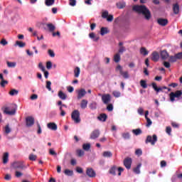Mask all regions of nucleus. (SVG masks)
Returning a JSON list of instances; mask_svg holds the SVG:
<instances>
[{
	"label": "nucleus",
	"instance_id": "1",
	"mask_svg": "<svg viewBox=\"0 0 182 182\" xmlns=\"http://www.w3.org/2000/svg\"><path fill=\"white\" fill-rule=\"evenodd\" d=\"M132 11H134V12H136L139 15H143L146 21H150L151 19V12L145 5L133 6Z\"/></svg>",
	"mask_w": 182,
	"mask_h": 182
},
{
	"label": "nucleus",
	"instance_id": "2",
	"mask_svg": "<svg viewBox=\"0 0 182 182\" xmlns=\"http://www.w3.org/2000/svg\"><path fill=\"white\" fill-rule=\"evenodd\" d=\"M3 110V113L4 114H8L9 116H14L16 113V108H15V105H11L9 107H4L1 108Z\"/></svg>",
	"mask_w": 182,
	"mask_h": 182
},
{
	"label": "nucleus",
	"instance_id": "3",
	"mask_svg": "<svg viewBox=\"0 0 182 182\" xmlns=\"http://www.w3.org/2000/svg\"><path fill=\"white\" fill-rule=\"evenodd\" d=\"M71 119L76 124L80 123L81 122L80 119V112L77 109H75L71 113Z\"/></svg>",
	"mask_w": 182,
	"mask_h": 182
},
{
	"label": "nucleus",
	"instance_id": "4",
	"mask_svg": "<svg viewBox=\"0 0 182 182\" xmlns=\"http://www.w3.org/2000/svg\"><path fill=\"white\" fill-rule=\"evenodd\" d=\"M181 95H182V91L181 90H177L175 92H171L169 94V97H170L171 102H175L176 98V99H180V97H181Z\"/></svg>",
	"mask_w": 182,
	"mask_h": 182
},
{
	"label": "nucleus",
	"instance_id": "5",
	"mask_svg": "<svg viewBox=\"0 0 182 182\" xmlns=\"http://www.w3.org/2000/svg\"><path fill=\"white\" fill-rule=\"evenodd\" d=\"M115 70L117 72H119V75L122 76L124 79H129L130 77V75H129L128 71H123V68L122 65H118L115 69Z\"/></svg>",
	"mask_w": 182,
	"mask_h": 182
},
{
	"label": "nucleus",
	"instance_id": "6",
	"mask_svg": "<svg viewBox=\"0 0 182 182\" xmlns=\"http://www.w3.org/2000/svg\"><path fill=\"white\" fill-rule=\"evenodd\" d=\"M157 142V135L154 134L152 136L150 135H148L146 136V139L145 140L146 144H149L150 143L151 146H154L156 143Z\"/></svg>",
	"mask_w": 182,
	"mask_h": 182
},
{
	"label": "nucleus",
	"instance_id": "7",
	"mask_svg": "<svg viewBox=\"0 0 182 182\" xmlns=\"http://www.w3.org/2000/svg\"><path fill=\"white\" fill-rule=\"evenodd\" d=\"M12 167L14 170H23V168H25V164L23 161H18L13 163Z\"/></svg>",
	"mask_w": 182,
	"mask_h": 182
},
{
	"label": "nucleus",
	"instance_id": "8",
	"mask_svg": "<svg viewBox=\"0 0 182 182\" xmlns=\"http://www.w3.org/2000/svg\"><path fill=\"white\" fill-rule=\"evenodd\" d=\"M40 25L41 26H45L46 25L50 32H54V31L56 29V26H55V25H53V23H40Z\"/></svg>",
	"mask_w": 182,
	"mask_h": 182
},
{
	"label": "nucleus",
	"instance_id": "9",
	"mask_svg": "<svg viewBox=\"0 0 182 182\" xmlns=\"http://www.w3.org/2000/svg\"><path fill=\"white\" fill-rule=\"evenodd\" d=\"M132 158L127 157L124 159V166L127 168V170H130L132 168Z\"/></svg>",
	"mask_w": 182,
	"mask_h": 182
},
{
	"label": "nucleus",
	"instance_id": "10",
	"mask_svg": "<svg viewBox=\"0 0 182 182\" xmlns=\"http://www.w3.org/2000/svg\"><path fill=\"white\" fill-rule=\"evenodd\" d=\"M26 124L27 127H32L35 124V119L32 117H27L26 119Z\"/></svg>",
	"mask_w": 182,
	"mask_h": 182
},
{
	"label": "nucleus",
	"instance_id": "11",
	"mask_svg": "<svg viewBox=\"0 0 182 182\" xmlns=\"http://www.w3.org/2000/svg\"><path fill=\"white\" fill-rule=\"evenodd\" d=\"M86 174L88 176V177H90L91 178H93L96 177V171L93 170L92 168H87L86 171Z\"/></svg>",
	"mask_w": 182,
	"mask_h": 182
},
{
	"label": "nucleus",
	"instance_id": "12",
	"mask_svg": "<svg viewBox=\"0 0 182 182\" xmlns=\"http://www.w3.org/2000/svg\"><path fill=\"white\" fill-rule=\"evenodd\" d=\"M157 23H159L160 26H166V25H168V20L167 18H159L157 19Z\"/></svg>",
	"mask_w": 182,
	"mask_h": 182
},
{
	"label": "nucleus",
	"instance_id": "13",
	"mask_svg": "<svg viewBox=\"0 0 182 182\" xmlns=\"http://www.w3.org/2000/svg\"><path fill=\"white\" fill-rule=\"evenodd\" d=\"M151 59L153 60V62H159L160 59V54H159L157 51H154L151 53Z\"/></svg>",
	"mask_w": 182,
	"mask_h": 182
},
{
	"label": "nucleus",
	"instance_id": "14",
	"mask_svg": "<svg viewBox=\"0 0 182 182\" xmlns=\"http://www.w3.org/2000/svg\"><path fill=\"white\" fill-rule=\"evenodd\" d=\"M102 100L105 105H109L111 100L110 95L106 94L102 96Z\"/></svg>",
	"mask_w": 182,
	"mask_h": 182
},
{
	"label": "nucleus",
	"instance_id": "15",
	"mask_svg": "<svg viewBox=\"0 0 182 182\" xmlns=\"http://www.w3.org/2000/svg\"><path fill=\"white\" fill-rule=\"evenodd\" d=\"M173 12L175 15L180 14V5H178V3L173 4Z\"/></svg>",
	"mask_w": 182,
	"mask_h": 182
},
{
	"label": "nucleus",
	"instance_id": "16",
	"mask_svg": "<svg viewBox=\"0 0 182 182\" xmlns=\"http://www.w3.org/2000/svg\"><path fill=\"white\" fill-rule=\"evenodd\" d=\"M161 58L162 60H167V58H168L169 55L166 50H163L160 53Z\"/></svg>",
	"mask_w": 182,
	"mask_h": 182
},
{
	"label": "nucleus",
	"instance_id": "17",
	"mask_svg": "<svg viewBox=\"0 0 182 182\" xmlns=\"http://www.w3.org/2000/svg\"><path fill=\"white\" fill-rule=\"evenodd\" d=\"M47 127L50 129V130H58V125L55 122H50L47 124Z\"/></svg>",
	"mask_w": 182,
	"mask_h": 182
},
{
	"label": "nucleus",
	"instance_id": "18",
	"mask_svg": "<svg viewBox=\"0 0 182 182\" xmlns=\"http://www.w3.org/2000/svg\"><path fill=\"white\" fill-rule=\"evenodd\" d=\"M99 136H100V132H99V130L96 129L91 133L90 139H97Z\"/></svg>",
	"mask_w": 182,
	"mask_h": 182
},
{
	"label": "nucleus",
	"instance_id": "19",
	"mask_svg": "<svg viewBox=\"0 0 182 182\" xmlns=\"http://www.w3.org/2000/svg\"><path fill=\"white\" fill-rule=\"evenodd\" d=\"M86 95V90L85 89H81L78 91L77 93V99L80 100L82 97H84V96Z\"/></svg>",
	"mask_w": 182,
	"mask_h": 182
},
{
	"label": "nucleus",
	"instance_id": "20",
	"mask_svg": "<svg viewBox=\"0 0 182 182\" xmlns=\"http://www.w3.org/2000/svg\"><path fill=\"white\" fill-rule=\"evenodd\" d=\"M9 161V153L5 152L3 155V164H6Z\"/></svg>",
	"mask_w": 182,
	"mask_h": 182
},
{
	"label": "nucleus",
	"instance_id": "21",
	"mask_svg": "<svg viewBox=\"0 0 182 182\" xmlns=\"http://www.w3.org/2000/svg\"><path fill=\"white\" fill-rule=\"evenodd\" d=\"M151 85L155 92H156V93H159V92H163V88L158 87L157 84H156V82H152Z\"/></svg>",
	"mask_w": 182,
	"mask_h": 182
},
{
	"label": "nucleus",
	"instance_id": "22",
	"mask_svg": "<svg viewBox=\"0 0 182 182\" xmlns=\"http://www.w3.org/2000/svg\"><path fill=\"white\" fill-rule=\"evenodd\" d=\"M58 97H60V99H61V100H66V99H68V95L66 94H65V92H63L62 91H59L58 92Z\"/></svg>",
	"mask_w": 182,
	"mask_h": 182
},
{
	"label": "nucleus",
	"instance_id": "23",
	"mask_svg": "<svg viewBox=\"0 0 182 182\" xmlns=\"http://www.w3.org/2000/svg\"><path fill=\"white\" fill-rule=\"evenodd\" d=\"M102 156L105 158L109 159L110 157H113V154L110 151H105L102 153Z\"/></svg>",
	"mask_w": 182,
	"mask_h": 182
},
{
	"label": "nucleus",
	"instance_id": "24",
	"mask_svg": "<svg viewBox=\"0 0 182 182\" xmlns=\"http://www.w3.org/2000/svg\"><path fill=\"white\" fill-rule=\"evenodd\" d=\"M98 119H100L101 122H106L107 120V114H101L97 117Z\"/></svg>",
	"mask_w": 182,
	"mask_h": 182
},
{
	"label": "nucleus",
	"instance_id": "25",
	"mask_svg": "<svg viewBox=\"0 0 182 182\" xmlns=\"http://www.w3.org/2000/svg\"><path fill=\"white\" fill-rule=\"evenodd\" d=\"M117 171V167L116 166H112L109 171V174L112 176H116V171Z\"/></svg>",
	"mask_w": 182,
	"mask_h": 182
},
{
	"label": "nucleus",
	"instance_id": "26",
	"mask_svg": "<svg viewBox=\"0 0 182 182\" xmlns=\"http://www.w3.org/2000/svg\"><path fill=\"white\" fill-rule=\"evenodd\" d=\"M107 33H109V30L107 29V27H102L100 29V35L102 36H105V35H107Z\"/></svg>",
	"mask_w": 182,
	"mask_h": 182
},
{
	"label": "nucleus",
	"instance_id": "27",
	"mask_svg": "<svg viewBox=\"0 0 182 182\" xmlns=\"http://www.w3.org/2000/svg\"><path fill=\"white\" fill-rule=\"evenodd\" d=\"M121 59L122 58H121L120 54L119 53H117L114 55V62H115V63H119V62H120Z\"/></svg>",
	"mask_w": 182,
	"mask_h": 182
},
{
	"label": "nucleus",
	"instance_id": "28",
	"mask_svg": "<svg viewBox=\"0 0 182 182\" xmlns=\"http://www.w3.org/2000/svg\"><path fill=\"white\" fill-rule=\"evenodd\" d=\"M80 75V68L79 67H76L74 69V76L75 77H79Z\"/></svg>",
	"mask_w": 182,
	"mask_h": 182
},
{
	"label": "nucleus",
	"instance_id": "29",
	"mask_svg": "<svg viewBox=\"0 0 182 182\" xmlns=\"http://www.w3.org/2000/svg\"><path fill=\"white\" fill-rule=\"evenodd\" d=\"M89 107L91 110H96V109H97V103L96 102H92L90 104Z\"/></svg>",
	"mask_w": 182,
	"mask_h": 182
},
{
	"label": "nucleus",
	"instance_id": "30",
	"mask_svg": "<svg viewBox=\"0 0 182 182\" xmlns=\"http://www.w3.org/2000/svg\"><path fill=\"white\" fill-rule=\"evenodd\" d=\"M87 100H82L81 101V103H80V107L81 109H86V107H87Z\"/></svg>",
	"mask_w": 182,
	"mask_h": 182
},
{
	"label": "nucleus",
	"instance_id": "31",
	"mask_svg": "<svg viewBox=\"0 0 182 182\" xmlns=\"http://www.w3.org/2000/svg\"><path fill=\"white\" fill-rule=\"evenodd\" d=\"M89 36L91 39H93L94 42H97V41H99V37L96 36V34H95V33H90L89 34Z\"/></svg>",
	"mask_w": 182,
	"mask_h": 182
},
{
	"label": "nucleus",
	"instance_id": "32",
	"mask_svg": "<svg viewBox=\"0 0 182 182\" xmlns=\"http://www.w3.org/2000/svg\"><path fill=\"white\" fill-rule=\"evenodd\" d=\"M140 167H141V164H139L136 167L133 169L134 173L136 174H140Z\"/></svg>",
	"mask_w": 182,
	"mask_h": 182
},
{
	"label": "nucleus",
	"instance_id": "33",
	"mask_svg": "<svg viewBox=\"0 0 182 182\" xmlns=\"http://www.w3.org/2000/svg\"><path fill=\"white\" fill-rule=\"evenodd\" d=\"M132 133H134V134H135V136H139V135L141 134V133H143V132L141 131V129L138 128L136 129H133Z\"/></svg>",
	"mask_w": 182,
	"mask_h": 182
},
{
	"label": "nucleus",
	"instance_id": "34",
	"mask_svg": "<svg viewBox=\"0 0 182 182\" xmlns=\"http://www.w3.org/2000/svg\"><path fill=\"white\" fill-rule=\"evenodd\" d=\"M45 4L46 6H52L55 4V0H46Z\"/></svg>",
	"mask_w": 182,
	"mask_h": 182
},
{
	"label": "nucleus",
	"instance_id": "35",
	"mask_svg": "<svg viewBox=\"0 0 182 182\" xmlns=\"http://www.w3.org/2000/svg\"><path fill=\"white\" fill-rule=\"evenodd\" d=\"M125 6H126V3H124V2L117 3V7L119 9H123V8H124Z\"/></svg>",
	"mask_w": 182,
	"mask_h": 182
},
{
	"label": "nucleus",
	"instance_id": "36",
	"mask_svg": "<svg viewBox=\"0 0 182 182\" xmlns=\"http://www.w3.org/2000/svg\"><path fill=\"white\" fill-rule=\"evenodd\" d=\"M140 53H141V55H144V56H146V55H149V51H147L146 48L142 47L140 49Z\"/></svg>",
	"mask_w": 182,
	"mask_h": 182
},
{
	"label": "nucleus",
	"instance_id": "37",
	"mask_svg": "<svg viewBox=\"0 0 182 182\" xmlns=\"http://www.w3.org/2000/svg\"><path fill=\"white\" fill-rule=\"evenodd\" d=\"M82 149L85 151H89V150H90V144H84L82 145Z\"/></svg>",
	"mask_w": 182,
	"mask_h": 182
},
{
	"label": "nucleus",
	"instance_id": "38",
	"mask_svg": "<svg viewBox=\"0 0 182 182\" xmlns=\"http://www.w3.org/2000/svg\"><path fill=\"white\" fill-rule=\"evenodd\" d=\"M10 96H15L16 95H18V93H19V91H18L17 90L15 89H12L11 90V91L9 92Z\"/></svg>",
	"mask_w": 182,
	"mask_h": 182
},
{
	"label": "nucleus",
	"instance_id": "39",
	"mask_svg": "<svg viewBox=\"0 0 182 182\" xmlns=\"http://www.w3.org/2000/svg\"><path fill=\"white\" fill-rule=\"evenodd\" d=\"M140 85L143 89H147V82L144 80L140 81Z\"/></svg>",
	"mask_w": 182,
	"mask_h": 182
},
{
	"label": "nucleus",
	"instance_id": "40",
	"mask_svg": "<svg viewBox=\"0 0 182 182\" xmlns=\"http://www.w3.org/2000/svg\"><path fill=\"white\" fill-rule=\"evenodd\" d=\"M77 154L78 156V157H82V156H85V151L82 150V149H77L76 151Z\"/></svg>",
	"mask_w": 182,
	"mask_h": 182
},
{
	"label": "nucleus",
	"instance_id": "41",
	"mask_svg": "<svg viewBox=\"0 0 182 182\" xmlns=\"http://www.w3.org/2000/svg\"><path fill=\"white\" fill-rule=\"evenodd\" d=\"M4 132H5L6 134H9V133H11V132H12V130L9 127V124L6 125V127L4 128Z\"/></svg>",
	"mask_w": 182,
	"mask_h": 182
},
{
	"label": "nucleus",
	"instance_id": "42",
	"mask_svg": "<svg viewBox=\"0 0 182 182\" xmlns=\"http://www.w3.org/2000/svg\"><path fill=\"white\" fill-rule=\"evenodd\" d=\"M6 63H7L8 68H15V66H16V63L15 62L12 63V62L7 61Z\"/></svg>",
	"mask_w": 182,
	"mask_h": 182
},
{
	"label": "nucleus",
	"instance_id": "43",
	"mask_svg": "<svg viewBox=\"0 0 182 182\" xmlns=\"http://www.w3.org/2000/svg\"><path fill=\"white\" fill-rule=\"evenodd\" d=\"M16 45L19 46V48H25L26 44L22 41H16Z\"/></svg>",
	"mask_w": 182,
	"mask_h": 182
},
{
	"label": "nucleus",
	"instance_id": "44",
	"mask_svg": "<svg viewBox=\"0 0 182 182\" xmlns=\"http://www.w3.org/2000/svg\"><path fill=\"white\" fill-rule=\"evenodd\" d=\"M124 52H126V47L124 46H121L119 47L118 50V53L122 55Z\"/></svg>",
	"mask_w": 182,
	"mask_h": 182
},
{
	"label": "nucleus",
	"instance_id": "45",
	"mask_svg": "<svg viewBox=\"0 0 182 182\" xmlns=\"http://www.w3.org/2000/svg\"><path fill=\"white\" fill-rule=\"evenodd\" d=\"M38 156L36 155H33V154H31L29 155L28 159L31 160V161H35L36 160Z\"/></svg>",
	"mask_w": 182,
	"mask_h": 182
},
{
	"label": "nucleus",
	"instance_id": "46",
	"mask_svg": "<svg viewBox=\"0 0 182 182\" xmlns=\"http://www.w3.org/2000/svg\"><path fill=\"white\" fill-rule=\"evenodd\" d=\"M64 173L66 176H73V171H70L69 169H65Z\"/></svg>",
	"mask_w": 182,
	"mask_h": 182
},
{
	"label": "nucleus",
	"instance_id": "47",
	"mask_svg": "<svg viewBox=\"0 0 182 182\" xmlns=\"http://www.w3.org/2000/svg\"><path fill=\"white\" fill-rule=\"evenodd\" d=\"M52 85V82L50 81H46V89L50 92L52 90V87H50Z\"/></svg>",
	"mask_w": 182,
	"mask_h": 182
},
{
	"label": "nucleus",
	"instance_id": "48",
	"mask_svg": "<svg viewBox=\"0 0 182 182\" xmlns=\"http://www.w3.org/2000/svg\"><path fill=\"white\" fill-rule=\"evenodd\" d=\"M112 95L114 97H120L122 93H120V91H113Z\"/></svg>",
	"mask_w": 182,
	"mask_h": 182
},
{
	"label": "nucleus",
	"instance_id": "49",
	"mask_svg": "<svg viewBox=\"0 0 182 182\" xmlns=\"http://www.w3.org/2000/svg\"><path fill=\"white\" fill-rule=\"evenodd\" d=\"M108 16H109V11H105L102 12V18H103L104 19H107V18Z\"/></svg>",
	"mask_w": 182,
	"mask_h": 182
},
{
	"label": "nucleus",
	"instance_id": "50",
	"mask_svg": "<svg viewBox=\"0 0 182 182\" xmlns=\"http://www.w3.org/2000/svg\"><path fill=\"white\" fill-rule=\"evenodd\" d=\"M169 62H171L172 63H174V62H177V58H176V55L175 56H173V55L170 56L169 57Z\"/></svg>",
	"mask_w": 182,
	"mask_h": 182
},
{
	"label": "nucleus",
	"instance_id": "51",
	"mask_svg": "<svg viewBox=\"0 0 182 182\" xmlns=\"http://www.w3.org/2000/svg\"><path fill=\"white\" fill-rule=\"evenodd\" d=\"M38 68L39 69H41V70H42V72H45V70H46V68H45V66H43V64L42 63H39Z\"/></svg>",
	"mask_w": 182,
	"mask_h": 182
},
{
	"label": "nucleus",
	"instance_id": "52",
	"mask_svg": "<svg viewBox=\"0 0 182 182\" xmlns=\"http://www.w3.org/2000/svg\"><path fill=\"white\" fill-rule=\"evenodd\" d=\"M122 137L125 139V140H129L130 139V134L129 133H124L122 134Z\"/></svg>",
	"mask_w": 182,
	"mask_h": 182
},
{
	"label": "nucleus",
	"instance_id": "53",
	"mask_svg": "<svg viewBox=\"0 0 182 182\" xmlns=\"http://www.w3.org/2000/svg\"><path fill=\"white\" fill-rule=\"evenodd\" d=\"M46 68H47L48 70H50V69H52V62L48 61V62L46 63Z\"/></svg>",
	"mask_w": 182,
	"mask_h": 182
},
{
	"label": "nucleus",
	"instance_id": "54",
	"mask_svg": "<svg viewBox=\"0 0 182 182\" xmlns=\"http://www.w3.org/2000/svg\"><path fill=\"white\" fill-rule=\"evenodd\" d=\"M49 154H50V156H58V154L55 151V150H53V149H49Z\"/></svg>",
	"mask_w": 182,
	"mask_h": 182
},
{
	"label": "nucleus",
	"instance_id": "55",
	"mask_svg": "<svg viewBox=\"0 0 182 182\" xmlns=\"http://www.w3.org/2000/svg\"><path fill=\"white\" fill-rule=\"evenodd\" d=\"M146 122H147V124H146V127H150V126H151V124H152V122H151V119H150V118H146Z\"/></svg>",
	"mask_w": 182,
	"mask_h": 182
},
{
	"label": "nucleus",
	"instance_id": "56",
	"mask_svg": "<svg viewBox=\"0 0 182 182\" xmlns=\"http://www.w3.org/2000/svg\"><path fill=\"white\" fill-rule=\"evenodd\" d=\"M163 65L165 68H166V69L170 68V67L171 66V65L170 64V63L167 62V61H164L163 63Z\"/></svg>",
	"mask_w": 182,
	"mask_h": 182
},
{
	"label": "nucleus",
	"instance_id": "57",
	"mask_svg": "<svg viewBox=\"0 0 182 182\" xmlns=\"http://www.w3.org/2000/svg\"><path fill=\"white\" fill-rule=\"evenodd\" d=\"M0 85L1 86V87H5V85H8V82L5 80H4V78L1 80V82H0Z\"/></svg>",
	"mask_w": 182,
	"mask_h": 182
},
{
	"label": "nucleus",
	"instance_id": "58",
	"mask_svg": "<svg viewBox=\"0 0 182 182\" xmlns=\"http://www.w3.org/2000/svg\"><path fill=\"white\" fill-rule=\"evenodd\" d=\"M135 154L136 156H141V154H143V151H141V149H138L136 150Z\"/></svg>",
	"mask_w": 182,
	"mask_h": 182
},
{
	"label": "nucleus",
	"instance_id": "59",
	"mask_svg": "<svg viewBox=\"0 0 182 182\" xmlns=\"http://www.w3.org/2000/svg\"><path fill=\"white\" fill-rule=\"evenodd\" d=\"M22 176H23V173H22V172L16 171L15 176L17 177V178H19V177H22Z\"/></svg>",
	"mask_w": 182,
	"mask_h": 182
},
{
	"label": "nucleus",
	"instance_id": "60",
	"mask_svg": "<svg viewBox=\"0 0 182 182\" xmlns=\"http://www.w3.org/2000/svg\"><path fill=\"white\" fill-rule=\"evenodd\" d=\"M1 45H2L3 46H6V45H8V41H6V40L5 38H3L1 41H0Z\"/></svg>",
	"mask_w": 182,
	"mask_h": 182
},
{
	"label": "nucleus",
	"instance_id": "61",
	"mask_svg": "<svg viewBox=\"0 0 182 182\" xmlns=\"http://www.w3.org/2000/svg\"><path fill=\"white\" fill-rule=\"evenodd\" d=\"M48 55L50 56V58H55V52L52 50H48Z\"/></svg>",
	"mask_w": 182,
	"mask_h": 182
},
{
	"label": "nucleus",
	"instance_id": "62",
	"mask_svg": "<svg viewBox=\"0 0 182 182\" xmlns=\"http://www.w3.org/2000/svg\"><path fill=\"white\" fill-rule=\"evenodd\" d=\"M166 132L170 136L171 134V127H166Z\"/></svg>",
	"mask_w": 182,
	"mask_h": 182
},
{
	"label": "nucleus",
	"instance_id": "63",
	"mask_svg": "<svg viewBox=\"0 0 182 182\" xmlns=\"http://www.w3.org/2000/svg\"><path fill=\"white\" fill-rule=\"evenodd\" d=\"M69 4L70 6H76V0H70Z\"/></svg>",
	"mask_w": 182,
	"mask_h": 182
},
{
	"label": "nucleus",
	"instance_id": "64",
	"mask_svg": "<svg viewBox=\"0 0 182 182\" xmlns=\"http://www.w3.org/2000/svg\"><path fill=\"white\" fill-rule=\"evenodd\" d=\"M176 59H182V53H178L176 55H175Z\"/></svg>",
	"mask_w": 182,
	"mask_h": 182
}]
</instances>
